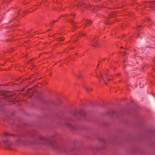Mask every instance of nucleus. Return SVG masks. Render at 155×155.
<instances>
[{"label":"nucleus","mask_w":155,"mask_h":155,"mask_svg":"<svg viewBox=\"0 0 155 155\" xmlns=\"http://www.w3.org/2000/svg\"><path fill=\"white\" fill-rule=\"evenodd\" d=\"M64 40V38H61L60 39V40H61V41H63Z\"/></svg>","instance_id":"1a4fd4ad"},{"label":"nucleus","mask_w":155,"mask_h":155,"mask_svg":"<svg viewBox=\"0 0 155 155\" xmlns=\"http://www.w3.org/2000/svg\"><path fill=\"white\" fill-rule=\"evenodd\" d=\"M93 45L94 46H95V45Z\"/></svg>","instance_id":"9b49d317"},{"label":"nucleus","mask_w":155,"mask_h":155,"mask_svg":"<svg viewBox=\"0 0 155 155\" xmlns=\"http://www.w3.org/2000/svg\"><path fill=\"white\" fill-rule=\"evenodd\" d=\"M148 4L153 10H155V1L153 2H149Z\"/></svg>","instance_id":"f03ea898"},{"label":"nucleus","mask_w":155,"mask_h":155,"mask_svg":"<svg viewBox=\"0 0 155 155\" xmlns=\"http://www.w3.org/2000/svg\"><path fill=\"white\" fill-rule=\"evenodd\" d=\"M10 136H12L14 138H15L17 137L19 138V137L17 136L16 135H15L12 134H10L8 132H5L4 133L3 137L4 138L6 139L5 140H3L4 143L6 145L8 146H11L15 145V144H13V143H12L9 139H8V137L9 138H11ZM20 142V140H18L16 141V143L15 145H18L19 144Z\"/></svg>","instance_id":"f257e3e1"},{"label":"nucleus","mask_w":155,"mask_h":155,"mask_svg":"<svg viewBox=\"0 0 155 155\" xmlns=\"http://www.w3.org/2000/svg\"><path fill=\"white\" fill-rule=\"evenodd\" d=\"M124 54H126V53L125 52L124 53Z\"/></svg>","instance_id":"f8f14e48"},{"label":"nucleus","mask_w":155,"mask_h":155,"mask_svg":"<svg viewBox=\"0 0 155 155\" xmlns=\"http://www.w3.org/2000/svg\"><path fill=\"white\" fill-rule=\"evenodd\" d=\"M84 4V3H83L82 2H80L78 4V5L80 7H82L83 8L85 6Z\"/></svg>","instance_id":"39448f33"},{"label":"nucleus","mask_w":155,"mask_h":155,"mask_svg":"<svg viewBox=\"0 0 155 155\" xmlns=\"http://www.w3.org/2000/svg\"><path fill=\"white\" fill-rule=\"evenodd\" d=\"M5 97L3 96L2 98L1 99V100L0 101V102H3L4 101H7V99L6 97L4 98Z\"/></svg>","instance_id":"423d86ee"},{"label":"nucleus","mask_w":155,"mask_h":155,"mask_svg":"<svg viewBox=\"0 0 155 155\" xmlns=\"http://www.w3.org/2000/svg\"><path fill=\"white\" fill-rule=\"evenodd\" d=\"M94 41V42H95V41H94V39L93 38H92L91 40V41Z\"/></svg>","instance_id":"0eeeda50"},{"label":"nucleus","mask_w":155,"mask_h":155,"mask_svg":"<svg viewBox=\"0 0 155 155\" xmlns=\"http://www.w3.org/2000/svg\"><path fill=\"white\" fill-rule=\"evenodd\" d=\"M83 35H84V34H83Z\"/></svg>","instance_id":"ddd939ff"},{"label":"nucleus","mask_w":155,"mask_h":155,"mask_svg":"<svg viewBox=\"0 0 155 155\" xmlns=\"http://www.w3.org/2000/svg\"><path fill=\"white\" fill-rule=\"evenodd\" d=\"M44 140H46V141H48L47 139H46V138H44Z\"/></svg>","instance_id":"9d476101"},{"label":"nucleus","mask_w":155,"mask_h":155,"mask_svg":"<svg viewBox=\"0 0 155 155\" xmlns=\"http://www.w3.org/2000/svg\"><path fill=\"white\" fill-rule=\"evenodd\" d=\"M71 15L73 17H74L75 16V15L74 14H71Z\"/></svg>","instance_id":"6e6552de"},{"label":"nucleus","mask_w":155,"mask_h":155,"mask_svg":"<svg viewBox=\"0 0 155 155\" xmlns=\"http://www.w3.org/2000/svg\"><path fill=\"white\" fill-rule=\"evenodd\" d=\"M84 26H85L86 25H91L92 24L91 21L89 20H85L83 21Z\"/></svg>","instance_id":"7ed1b4c3"},{"label":"nucleus","mask_w":155,"mask_h":155,"mask_svg":"<svg viewBox=\"0 0 155 155\" xmlns=\"http://www.w3.org/2000/svg\"><path fill=\"white\" fill-rule=\"evenodd\" d=\"M101 78H102L103 80H104L105 78L107 79L108 78V76L105 74H104L103 75H101Z\"/></svg>","instance_id":"20e7f679"}]
</instances>
